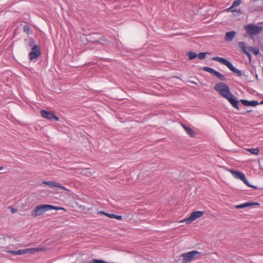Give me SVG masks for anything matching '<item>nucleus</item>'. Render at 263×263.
I'll return each mask as SVG.
<instances>
[{
  "mask_svg": "<svg viewBox=\"0 0 263 263\" xmlns=\"http://www.w3.org/2000/svg\"><path fill=\"white\" fill-rule=\"evenodd\" d=\"M232 173L236 178L239 179L241 181H243L246 178V176L243 173L237 171H233Z\"/></svg>",
  "mask_w": 263,
  "mask_h": 263,
  "instance_id": "2eb2a0df",
  "label": "nucleus"
},
{
  "mask_svg": "<svg viewBox=\"0 0 263 263\" xmlns=\"http://www.w3.org/2000/svg\"><path fill=\"white\" fill-rule=\"evenodd\" d=\"M212 60L214 61H217L221 63V64L226 65L227 66L232 72L234 73H236L237 76L239 77H241L242 75V72L241 70L238 69L235 67H234L233 64L229 62L227 59L218 57H215L212 58Z\"/></svg>",
  "mask_w": 263,
  "mask_h": 263,
  "instance_id": "7ed1b4c3",
  "label": "nucleus"
},
{
  "mask_svg": "<svg viewBox=\"0 0 263 263\" xmlns=\"http://www.w3.org/2000/svg\"><path fill=\"white\" fill-rule=\"evenodd\" d=\"M98 213L100 214H103V215L106 216V214L107 213H105V212L102 211H99L98 212Z\"/></svg>",
  "mask_w": 263,
  "mask_h": 263,
  "instance_id": "c85d7f7f",
  "label": "nucleus"
},
{
  "mask_svg": "<svg viewBox=\"0 0 263 263\" xmlns=\"http://www.w3.org/2000/svg\"><path fill=\"white\" fill-rule=\"evenodd\" d=\"M30 30V28L28 25H25L23 27V30L26 33L29 34Z\"/></svg>",
  "mask_w": 263,
  "mask_h": 263,
  "instance_id": "5701e85b",
  "label": "nucleus"
},
{
  "mask_svg": "<svg viewBox=\"0 0 263 263\" xmlns=\"http://www.w3.org/2000/svg\"><path fill=\"white\" fill-rule=\"evenodd\" d=\"M254 205H259V203L256 202H246L243 203L236 206V209H243L247 207L251 206Z\"/></svg>",
  "mask_w": 263,
  "mask_h": 263,
  "instance_id": "ddd939ff",
  "label": "nucleus"
},
{
  "mask_svg": "<svg viewBox=\"0 0 263 263\" xmlns=\"http://www.w3.org/2000/svg\"><path fill=\"white\" fill-rule=\"evenodd\" d=\"M236 34V32L234 31L227 32L226 34L224 40L226 41H231L234 39Z\"/></svg>",
  "mask_w": 263,
  "mask_h": 263,
  "instance_id": "4468645a",
  "label": "nucleus"
},
{
  "mask_svg": "<svg viewBox=\"0 0 263 263\" xmlns=\"http://www.w3.org/2000/svg\"><path fill=\"white\" fill-rule=\"evenodd\" d=\"M190 60H193L197 57V54L193 51H189L187 53Z\"/></svg>",
  "mask_w": 263,
  "mask_h": 263,
  "instance_id": "4be33fe9",
  "label": "nucleus"
},
{
  "mask_svg": "<svg viewBox=\"0 0 263 263\" xmlns=\"http://www.w3.org/2000/svg\"><path fill=\"white\" fill-rule=\"evenodd\" d=\"M241 3V0H235L232 3V6L228 9V11H231V12H237L236 10H232V9L234 7H236L238 6Z\"/></svg>",
  "mask_w": 263,
  "mask_h": 263,
  "instance_id": "f3484780",
  "label": "nucleus"
},
{
  "mask_svg": "<svg viewBox=\"0 0 263 263\" xmlns=\"http://www.w3.org/2000/svg\"><path fill=\"white\" fill-rule=\"evenodd\" d=\"M203 215V212L202 211H196L191 213V215L186 218L182 220V222H185L186 223H191L197 218H200Z\"/></svg>",
  "mask_w": 263,
  "mask_h": 263,
  "instance_id": "0eeeda50",
  "label": "nucleus"
},
{
  "mask_svg": "<svg viewBox=\"0 0 263 263\" xmlns=\"http://www.w3.org/2000/svg\"><path fill=\"white\" fill-rule=\"evenodd\" d=\"M57 207L49 204H40L35 207V209L31 212V215L33 217H37L44 214L46 211L57 210Z\"/></svg>",
  "mask_w": 263,
  "mask_h": 263,
  "instance_id": "f03ea898",
  "label": "nucleus"
},
{
  "mask_svg": "<svg viewBox=\"0 0 263 263\" xmlns=\"http://www.w3.org/2000/svg\"><path fill=\"white\" fill-rule=\"evenodd\" d=\"M10 208L11 209V213H12V214H14V213H15V212H16L17 210H16V209H14V208H11V207H10Z\"/></svg>",
  "mask_w": 263,
  "mask_h": 263,
  "instance_id": "cd10ccee",
  "label": "nucleus"
},
{
  "mask_svg": "<svg viewBox=\"0 0 263 263\" xmlns=\"http://www.w3.org/2000/svg\"><path fill=\"white\" fill-rule=\"evenodd\" d=\"M215 90L232 104L233 107L239 109L238 101L230 91L229 86L224 83L220 82L214 86Z\"/></svg>",
  "mask_w": 263,
  "mask_h": 263,
  "instance_id": "f257e3e1",
  "label": "nucleus"
},
{
  "mask_svg": "<svg viewBox=\"0 0 263 263\" xmlns=\"http://www.w3.org/2000/svg\"><path fill=\"white\" fill-rule=\"evenodd\" d=\"M183 128L184 129V130H185V132H186V133L191 137H195V133L194 132V131L191 129L190 127H187L183 124H182Z\"/></svg>",
  "mask_w": 263,
  "mask_h": 263,
  "instance_id": "dca6fc26",
  "label": "nucleus"
},
{
  "mask_svg": "<svg viewBox=\"0 0 263 263\" xmlns=\"http://www.w3.org/2000/svg\"><path fill=\"white\" fill-rule=\"evenodd\" d=\"M202 253L197 251H192L187 253L181 254V257L183 259V262L186 263L191 261L196 255L201 254Z\"/></svg>",
  "mask_w": 263,
  "mask_h": 263,
  "instance_id": "6e6552de",
  "label": "nucleus"
},
{
  "mask_svg": "<svg viewBox=\"0 0 263 263\" xmlns=\"http://www.w3.org/2000/svg\"><path fill=\"white\" fill-rule=\"evenodd\" d=\"M203 70L205 71L210 72V73L212 74L214 76H215L216 72L217 71L215 70V69H214L213 68H212L209 67H206V66L203 67Z\"/></svg>",
  "mask_w": 263,
  "mask_h": 263,
  "instance_id": "a211bd4d",
  "label": "nucleus"
},
{
  "mask_svg": "<svg viewBox=\"0 0 263 263\" xmlns=\"http://www.w3.org/2000/svg\"><path fill=\"white\" fill-rule=\"evenodd\" d=\"M246 151L255 155H257L259 153L258 148H247Z\"/></svg>",
  "mask_w": 263,
  "mask_h": 263,
  "instance_id": "aec40b11",
  "label": "nucleus"
},
{
  "mask_svg": "<svg viewBox=\"0 0 263 263\" xmlns=\"http://www.w3.org/2000/svg\"><path fill=\"white\" fill-rule=\"evenodd\" d=\"M43 183L46 185H48L52 187H58L63 190H66L63 186L61 185L60 183L55 181H44Z\"/></svg>",
  "mask_w": 263,
  "mask_h": 263,
  "instance_id": "9b49d317",
  "label": "nucleus"
},
{
  "mask_svg": "<svg viewBox=\"0 0 263 263\" xmlns=\"http://www.w3.org/2000/svg\"><path fill=\"white\" fill-rule=\"evenodd\" d=\"M240 102L242 103L243 105L245 106H256L258 105L259 103L257 101H248L246 100H240Z\"/></svg>",
  "mask_w": 263,
  "mask_h": 263,
  "instance_id": "f8f14e48",
  "label": "nucleus"
},
{
  "mask_svg": "<svg viewBox=\"0 0 263 263\" xmlns=\"http://www.w3.org/2000/svg\"><path fill=\"white\" fill-rule=\"evenodd\" d=\"M243 182V183L246 184L247 185H248V186L249 187H251V184H250V183L249 182V181L247 180V179H246V178H245V179H243V180L242 181Z\"/></svg>",
  "mask_w": 263,
  "mask_h": 263,
  "instance_id": "b1692460",
  "label": "nucleus"
},
{
  "mask_svg": "<svg viewBox=\"0 0 263 263\" xmlns=\"http://www.w3.org/2000/svg\"><path fill=\"white\" fill-rule=\"evenodd\" d=\"M243 182V183L246 184L247 185H248V186L249 187H251V184H250V183L249 182V181L247 180V179H246V178H245V179H243V180L242 181Z\"/></svg>",
  "mask_w": 263,
  "mask_h": 263,
  "instance_id": "393cba45",
  "label": "nucleus"
},
{
  "mask_svg": "<svg viewBox=\"0 0 263 263\" xmlns=\"http://www.w3.org/2000/svg\"><path fill=\"white\" fill-rule=\"evenodd\" d=\"M251 187H252V188H253L254 189H257V186H254V185H251Z\"/></svg>",
  "mask_w": 263,
  "mask_h": 263,
  "instance_id": "c756f323",
  "label": "nucleus"
},
{
  "mask_svg": "<svg viewBox=\"0 0 263 263\" xmlns=\"http://www.w3.org/2000/svg\"><path fill=\"white\" fill-rule=\"evenodd\" d=\"M42 250V248H27L25 249H21L17 251H8V252L11 253L12 255H23L28 253H31L39 251Z\"/></svg>",
  "mask_w": 263,
  "mask_h": 263,
  "instance_id": "39448f33",
  "label": "nucleus"
},
{
  "mask_svg": "<svg viewBox=\"0 0 263 263\" xmlns=\"http://www.w3.org/2000/svg\"><path fill=\"white\" fill-rule=\"evenodd\" d=\"M115 215V214H112V213H107L106 214V216L110 218H114Z\"/></svg>",
  "mask_w": 263,
  "mask_h": 263,
  "instance_id": "a878e982",
  "label": "nucleus"
},
{
  "mask_svg": "<svg viewBox=\"0 0 263 263\" xmlns=\"http://www.w3.org/2000/svg\"><path fill=\"white\" fill-rule=\"evenodd\" d=\"M114 218L118 220H121L122 219V216L115 215Z\"/></svg>",
  "mask_w": 263,
  "mask_h": 263,
  "instance_id": "bb28decb",
  "label": "nucleus"
},
{
  "mask_svg": "<svg viewBox=\"0 0 263 263\" xmlns=\"http://www.w3.org/2000/svg\"><path fill=\"white\" fill-rule=\"evenodd\" d=\"M41 55L40 49L37 44H35L32 47L31 51L29 54V59L32 61L37 59Z\"/></svg>",
  "mask_w": 263,
  "mask_h": 263,
  "instance_id": "1a4fd4ad",
  "label": "nucleus"
},
{
  "mask_svg": "<svg viewBox=\"0 0 263 263\" xmlns=\"http://www.w3.org/2000/svg\"><path fill=\"white\" fill-rule=\"evenodd\" d=\"M206 54H210L209 52H199L198 54H197V57H198L200 60H203L205 58Z\"/></svg>",
  "mask_w": 263,
  "mask_h": 263,
  "instance_id": "412c9836",
  "label": "nucleus"
},
{
  "mask_svg": "<svg viewBox=\"0 0 263 263\" xmlns=\"http://www.w3.org/2000/svg\"><path fill=\"white\" fill-rule=\"evenodd\" d=\"M245 29L248 33L251 35L259 34L262 30V28L254 25L248 24L245 26Z\"/></svg>",
  "mask_w": 263,
  "mask_h": 263,
  "instance_id": "423d86ee",
  "label": "nucleus"
},
{
  "mask_svg": "<svg viewBox=\"0 0 263 263\" xmlns=\"http://www.w3.org/2000/svg\"><path fill=\"white\" fill-rule=\"evenodd\" d=\"M41 115L42 117L47 119H54L55 121H58L59 120V117L55 116L53 113L51 111H47L45 110H42L41 111Z\"/></svg>",
  "mask_w": 263,
  "mask_h": 263,
  "instance_id": "9d476101",
  "label": "nucleus"
},
{
  "mask_svg": "<svg viewBox=\"0 0 263 263\" xmlns=\"http://www.w3.org/2000/svg\"><path fill=\"white\" fill-rule=\"evenodd\" d=\"M259 104H263V100L259 103Z\"/></svg>",
  "mask_w": 263,
  "mask_h": 263,
  "instance_id": "7c9ffc66",
  "label": "nucleus"
},
{
  "mask_svg": "<svg viewBox=\"0 0 263 263\" xmlns=\"http://www.w3.org/2000/svg\"><path fill=\"white\" fill-rule=\"evenodd\" d=\"M215 77H217L219 80L221 81H226L227 78L225 77V76L221 73H220L219 72L217 71L215 75Z\"/></svg>",
  "mask_w": 263,
  "mask_h": 263,
  "instance_id": "6ab92c4d",
  "label": "nucleus"
},
{
  "mask_svg": "<svg viewBox=\"0 0 263 263\" xmlns=\"http://www.w3.org/2000/svg\"><path fill=\"white\" fill-rule=\"evenodd\" d=\"M3 169V166H1L0 167V171L2 170Z\"/></svg>",
  "mask_w": 263,
  "mask_h": 263,
  "instance_id": "2f4dec72",
  "label": "nucleus"
},
{
  "mask_svg": "<svg viewBox=\"0 0 263 263\" xmlns=\"http://www.w3.org/2000/svg\"><path fill=\"white\" fill-rule=\"evenodd\" d=\"M238 45L239 48L249 59L251 58V55L250 53L251 51L255 55H258L259 53V50L258 47H246V43L243 42H239Z\"/></svg>",
  "mask_w": 263,
  "mask_h": 263,
  "instance_id": "20e7f679",
  "label": "nucleus"
}]
</instances>
